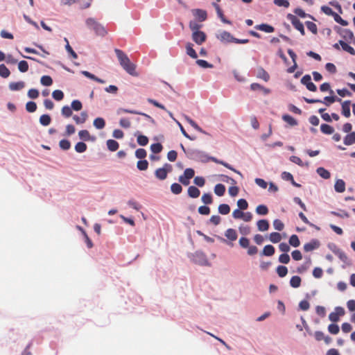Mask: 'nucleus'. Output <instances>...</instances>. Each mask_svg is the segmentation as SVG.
Returning a JSON list of instances; mask_svg holds the SVG:
<instances>
[{
  "instance_id": "obj_1",
  "label": "nucleus",
  "mask_w": 355,
  "mask_h": 355,
  "mask_svg": "<svg viewBox=\"0 0 355 355\" xmlns=\"http://www.w3.org/2000/svg\"><path fill=\"white\" fill-rule=\"evenodd\" d=\"M115 53L122 68L130 75L137 76L136 65L130 62L128 55L121 50L115 49Z\"/></svg>"
},
{
  "instance_id": "obj_2",
  "label": "nucleus",
  "mask_w": 355,
  "mask_h": 355,
  "mask_svg": "<svg viewBox=\"0 0 355 355\" xmlns=\"http://www.w3.org/2000/svg\"><path fill=\"white\" fill-rule=\"evenodd\" d=\"M85 24L88 29L92 31L96 35L104 37L107 31L105 26L93 17H89L85 20Z\"/></svg>"
},
{
  "instance_id": "obj_3",
  "label": "nucleus",
  "mask_w": 355,
  "mask_h": 355,
  "mask_svg": "<svg viewBox=\"0 0 355 355\" xmlns=\"http://www.w3.org/2000/svg\"><path fill=\"white\" fill-rule=\"evenodd\" d=\"M191 259L193 262L200 266H209V262L205 254L201 251H197L193 253Z\"/></svg>"
},
{
  "instance_id": "obj_4",
  "label": "nucleus",
  "mask_w": 355,
  "mask_h": 355,
  "mask_svg": "<svg viewBox=\"0 0 355 355\" xmlns=\"http://www.w3.org/2000/svg\"><path fill=\"white\" fill-rule=\"evenodd\" d=\"M216 37L223 44L233 42L234 38L231 33L223 30H218L216 33Z\"/></svg>"
},
{
  "instance_id": "obj_5",
  "label": "nucleus",
  "mask_w": 355,
  "mask_h": 355,
  "mask_svg": "<svg viewBox=\"0 0 355 355\" xmlns=\"http://www.w3.org/2000/svg\"><path fill=\"white\" fill-rule=\"evenodd\" d=\"M171 170V165L165 164L163 167L159 168L155 171V175L157 179L164 180L167 178L168 173H170Z\"/></svg>"
},
{
  "instance_id": "obj_6",
  "label": "nucleus",
  "mask_w": 355,
  "mask_h": 355,
  "mask_svg": "<svg viewBox=\"0 0 355 355\" xmlns=\"http://www.w3.org/2000/svg\"><path fill=\"white\" fill-rule=\"evenodd\" d=\"M194 174L195 171L193 168H186L184 170V174L179 177L178 180L182 184L187 186L190 183V179H191L194 176Z\"/></svg>"
},
{
  "instance_id": "obj_7",
  "label": "nucleus",
  "mask_w": 355,
  "mask_h": 355,
  "mask_svg": "<svg viewBox=\"0 0 355 355\" xmlns=\"http://www.w3.org/2000/svg\"><path fill=\"white\" fill-rule=\"evenodd\" d=\"M287 19L291 21L294 27L300 32V33L304 35V28L303 24L297 19V17L292 14L287 15Z\"/></svg>"
},
{
  "instance_id": "obj_8",
  "label": "nucleus",
  "mask_w": 355,
  "mask_h": 355,
  "mask_svg": "<svg viewBox=\"0 0 355 355\" xmlns=\"http://www.w3.org/2000/svg\"><path fill=\"white\" fill-rule=\"evenodd\" d=\"M335 29L337 31L339 35L347 42H350L354 38L353 33L349 29L340 28L337 26L335 27Z\"/></svg>"
},
{
  "instance_id": "obj_9",
  "label": "nucleus",
  "mask_w": 355,
  "mask_h": 355,
  "mask_svg": "<svg viewBox=\"0 0 355 355\" xmlns=\"http://www.w3.org/2000/svg\"><path fill=\"white\" fill-rule=\"evenodd\" d=\"M301 83L306 85V88L311 92H315L317 89L316 86L311 82V78L309 75H305L301 79Z\"/></svg>"
},
{
  "instance_id": "obj_10",
  "label": "nucleus",
  "mask_w": 355,
  "mask_h": 355,
  "mask_svg": "<svg viewBox=\"0 0 355 355\" xmlns=\"http://www.w3.org/2000/svg\"><path fill=\"white\" fill-rule=\"evenodd\" d=\"M193 40L198 45L202 44L206 40V35L202 31L192 33Z\"/></svg>"
},
{
  "instance_id": "obj_11",
  "label": "nucleus",
  "mask_w": 355,
  "mask_h": 355,
  "mask_svg": "<svg viewBox=\"0 0 355 355\" xmlns=\"http://www.w3.org/2000/svg\"><path fill=\"white\" fill-rule=\"evenodd\" d=\"M193 15L199 21H204L207 19V12L202 9H193L191 10Z\"/></svg>"
},
{
  "instance_id": "obj_12",
  "label": "nucleus",
  "mask_w": 355,
  "mask_h": 355,
  "mask_svg": "<svg viewBox=\"0 0 355 355\" xmlns=\"http://www.w3.org/2000/svg\"><path fill=\"white\" fill-rule=\"evenodd\" d=\"M210 158V161H213L214 162L216 163V164H221L223 166H224L225 167L229 168L230 170L234 171V173H236V174L239 175L241 178H243V175L242 173L236 170L235 168H234L231 165H230L229 164L222 161V160H219L218 159H216V157H209Z\"/></svg>"
},
{
  "instance_id": "obj_13",
  "label": "nucleus",
  "mask_w": 355,
  "mask_h": 355,
  "mask_svg": "<svg viewBox=\"0 0 355 355\" xmlns=\"http://www.w3.org/2000/svg\"><path fill=\"white\" fill-rule=\"evenodd\" d=\"M320 246V242L317 239H312L310 242L304 245V250L306 252H311L318 249Z\"/></svg>"
},
{
  "instance_id": "obj_14",
  "label": "nucleus",
  "mask_w": 355,
  "mask_h": 355,
  "mask_svg": "<svg viewBox=\"0 0 355 355\" xmlns=\"http://www.w3.org/2000/svg\"><path fill=\"white\" fill-rule=\"evenodd\" d=\"M78 137L80 139H82L83 141H94L96 140V137L94 136H92L88 130H82L78 132Z\"/></svg>"
},
{
  "instance_id": "obj_15",
  "label": "nucleus",
  "mask_w": 355,
  "mask_h": 355,
  "mask_svg": "<svg viewBox=\"0 0 355 355\" xmlns=\"http://www.w3.org/2000/svg\"><path fill=\"white\" fill-rule=\"evenodd\" d=\"M225 236L230 241H234L238 238V234L234 229L228 228L225 232Z\"/></svg>"
},
{
  "instance_id": "obj_16",
  "label": "nucleus",
  "mask_w": 355,
  "mask_h": 355,
  "mask_svg": "<svg viewBox=\"0 0 355 355\" xmlns=\"http://www.w3.org/2000/svg\"><path fill=\"white\" fill-rule=\"evenodd\" d=\"M209 155L202 151H197L196 153V159L202 163H207L210 161Z\"/></svg>"
},
{
  "instance_id": "obj_17",
  "label": "nucleus",
  "mask_w": 355,
  "mask_h": 355,
  "mask_svg": "<svg viewBox=\"0 0 355 355\" xmlns=\"http://www.w3.org/2000/svg\"><path fill=\"white\" fill-rule=\"evenodd\" d=\"M11 91H19L25 87V83L23 81L12 82L8 85Z\"/></svg>"
},
{
  "instance_id": "obj_18",
  "label": "nucleus",
  "mask_w": 355,
  "mask_h": 355,
  "mask_svg": "<svg viewBox=\"0 0 355 355\" xmlns=\"http://www.w3.org/2000/svg\"><path fill=\"white\" fill-rule=\"evenodd\" d=\"M185 49H186V53L189 56H190L191 58H192L193 59H196L198 58L197 53L193 49V44L191 43H190V42L187 43L186 46H185Z\"/></svg>"
},
{
  "instance_id": "obj_19",
  "label": "nucleus",
  "mask_w": 355,
  "mask_h": 355,
  "mask_svg": "<svg viewBox=\"0 0 355 355\" xmlns=\"http://www.w3.org/2000/svg\"><path fill=\"white\" fill-rule=\"evenodd\" d=\"M350 105L349 101H345L342 103V113L345 117L350 116Z\"/></svg>"
},
{
  "instance_id": "obj_20",
  "label": "nucleus",
  "mask_w": 355,
  "mask_h": 355,
  "mask_svg": "<svg viewBox=\"0 0 355 355\" xmlns=\"http://www.w3.org/2000/svg\"><path fill=\"white\" fill-rule=\"evenodd\" d=\"M334 189L338 193H343L345 191V183L341 180H337L334 184Z\"/></svg>"
},
{
  "instance_id": "obj_21",
  "label": "nucleus",
  "mask_w": 355,
  "mask_h": 355,
  "mask_svg": "<svg viewBox=\"0 0 355 355\" xmlns=\"http://www.w3.org/2000/svg\"><path fill=\"white\" fill-rule=\"evenodd\" d=\"M257 228L259 231L265 232L267 231L269 228V223L267 220L261 219L257 221Z\"/></svg>"
},
{
  "instance_id": "obj_22",
  "label": "nucleus",
  "mask_w": 355,
  "mask_h": 355,
  "mask_svg": "<svg viewBox=\"0 0 355 355\" xmlns=\"http://www.w3.org/2000/svg\"><path fill=\"white\" fill-rule=\"evenodd\" d=\"M93 125L97 130L103 129L105 126V121L102 117H97L93 121Z\"/></svg>"
},
{
  "instance_id": "obj_23",
  "label": "nucleus",
  "mask_w": 355,
  "mask_h": 355,
  "mask_svg": "<svg viewBox=\"0 0 355 355\" xmlns=\"http://www.w3.org/2000/svg\"><path fill=\"white\" fill-rule=\"evenodd\" d=\"M106 145L107 148L112 152L116 151L119 147V143L114 139L107 140Z\"/></svg>"
},
{
  "instance_id": "obj_24",
  "label": "nucleus",
  "mask_w": 355,
  "mask_h": 355,
  "mask_svg": "<svg viewBox=\"0 0 355 355\" xmlns=\"http://www.w3.org/2000/svg\"><path fill=\"white\" fill-rule=\"evenodd\" d=\"M331 249L343 261L345 262L347 260V255L340 249L338 248L335 245H334V248Z\"/></svg>"
},
{
  "instance_id": "obj_25",
  "label": "nucleus",
  "mask_w": 355,
  "mask_h": 355,
  "mask_svg": "<svg viewBox=\"0 0 355 355\" xmlns=\"http://www.w3.org/2000/svg\"><path fill=\"white\" fill-rule=\"evenodd\" d=\"M339 44H340V46H342V49L349 53V54L351 55H355V50L353 47H352L351 46H349L347 43H346L345 42L343 41V40H339Z\"/></svg>"
},
{
  "instance_id": "obj_26",
  "label": "nucleus",
  "mask_w": 355,
  "mask_h": 355,
  "mask_svg": "<svg viewBox=\"0 0 355 355\" xmlns=\"http://www.w3.org/2000/svg\"><path fill=\"white\" fill-rule=\"evenodd\" d=\"M185 120L195 129L197 131L200 132H202V133H205V132L193 120L191 119L189 116H187V115H184V116Z\"/></svg>"
},
{
  "instance_id": "obj_27",
  "label": "nucleus",
  "mask_w": 355,
  "mask_h": 355,
  "mask_svg": "<svg viewBox=\"0 0 355 355\" xmlns=\"http://www.w3.org/2000/svg\"><path fill=\"white\" fill-rule=\"evenodd\" d=\"M200 190L194 186H191L188 188V195L191 198H198L200 196Z\"/></svg>"
},
{
  "instance_id": "obj_28",
  "label": "nucleus",
  "mask_w": 355,
  "mask_h": 355,
  "mask_svg": "<svg viewBox=\"0 0 355 355\" xmlns=\"http://www.w3.org/2000/svg\"><path fill=\"white\" fill-rule=\"evenodd\" d=\"M256 28L268 33H270L274 31V28L272 26L266 24L258 25L256 26Z\"/></svg>"
},
{
  "instance_id": "obj_29",
  "label": "nucleus",
  "mask_w": 355,
  "mask_h": 355,
  "mask_svg": "<svg viewBox=\"0 0 355 355\" xmlns=\"http://www.w3.org/2000/svg\"><path fill=\"white\" fill-rule=\"evenodd\" d=\"M344 144L347 146L355 144V132H351L345 137Z\"/></svg>"
},
{
  "instance_id": "obj_30",
  "label": "nucleus",
  "mask_w": 355,
  "mask_h": 355,
  "mask_svg": "<svg viewBox=\"0 0 355 355\" xmlns=\"http://www.w3.org/2000/svg\"><path fill=\"white\" fill-rule=\"evenodd\" d=\"M214 190L216 196H223L225 192V187L222 184H217Z\"/></svg>"
},
{
  "instance_id": "obj_31",
  "label": "nucleus",
  "mask_w": 355,
  "mask_h": 355,
  "mask_svg": "<svg viewBox=\"0 0 355 355\" xmlns=\"http://www.w3.org/2000/svg\"><path fill=\"white\" fill-rule=\"evenodd\" d=\"M317 173L324 179H329L330 178V173L323 167H319L316 170Z\"/></svg>"
},
{
  "instance_id": "obj_32",
  "label": "nucleus",
  "mask_w": 355,
  "mask_h": 355,
  "mask_svg": "<svg viewBox=\"0 0 355 355\" xmlns=\"http://www.w3.org/2000/svg\"><path fill=\"white\" fill-rule=\"evenodd\" d=\"M282 119L291 126H295L297 125V121L293 116L288 114L283 115Z\"/></svg>"
},
{
  "instance_id": "obj_33",
  "label": "nucleus",
  "mask_w": 355,
  "mask_h": 355,
  "mask_svg": "<svg viewBox=\"0 0 355 355\" xmlns=\"http://www.w3.org/2000/svg\"><path fill=\"white\" fill-rule=\"evenodd\" d=\"M275 253V248L271 245H267L263 248V250L262 251V255L264 256H272Z\"/></svg>"
},
{
  "instance_id": "obj_34",
  "label": "nucleus",
  "mask_w": 355,
  "mask_h": 355,
  "mask_svg": "<svg viewBox=\"0 0 355 355\" xmlns=\"http://www.w3.org/2000/svg\"><path fill=\"white\" fill-rule=\"evenodd\" d=\"M213 6H214V8H216V12H217V14H218V16L220 17V19H221V21L223 22V23H225V24H231V22L226 19L219 7V6L216 3H213Z\"/></svg>"
},
{
  "instance_id": "obj_35",
  "label": "nucleus",
  "mask_w": 355,
  "mask_h": 355,
  "mask_svg": "<svg viewBox=\"0 0 355 355\" xmlns=\"http://www.w3.org/2000/svg\"><path fill=\"white\" fill-rule=\"evenodd\" d=\"M127 113L133 114H141V112H138L137 110H128V109H125V108H123V107L118 108L116 110V114L118 115H121L123 114H127Z\"/></svg>"
},
{
  "instance_id": "obj_36",
  "label": "nucleus",
  "mask_w": 355,
  "mask_h": 355,
  "mask_svg": "<svg viewBox=\"0 0 355 355\" xmlns=\"http://www.w3.org/2000/svg\"><path fill=\"white\" fill-rule=\"evenodd\" d=\"M255 211L258 215L265 216L268 214V209L264 205H259L256 207Z\"/></svg>"
},
{
  "instance_id": "obj_37",
  "label": "nucleus",
  "mask_w": 355,
  "mask_h": 355,
  "mask_svg": "<svg viewBox=\"0 0 355 355\" xmlns=\"http://www.w3.org/2000/svg\"><path fill=\"white\" fill-rule=\"evenodd\" d=\"M81 73L83 75H84L85 77L88 78H90L92 80H94L98 83H105V80L101 79V78H97L96 76H94V74L89 73V71H83L81 72Z\"/></svg>"
},
{
  "instance_id": "obj_38",
  "label": "nucleus",
  "mask_w": 355,
  "mask_h": 355,
  "mask_svg": "<svg viewBox=\"0 0 355 355\" xmlns=\"http://www.w3.org/2000/svg\"><path fill=\"white\" fill-rule=\"evenodd\" d=\"M301 284V278L299 276H293L290 280V285L293 288H298Z\"/></svg>"
},
{
  "instance_id": "obj_39",
  "label": "nucleus",
  "mask_w": 355,
  "mask_h": 355,
  "mask_svg": "<svg viewBox=\"0 0 355 355\" xmlns=\"http://www.w3.org/2000/svg\"><path fill=\"white\" fill-rule=\"evenodd\" d=\"M269 240L273 243H277L282 240V236L278 232H272L269 235Z\"/></svg>"
},
{
  "instance_id": "obj_40",
  "label": "nucleus",
  "mask_w": 355,
  "mask_h": 355,
  "mask_svg": "<svg viewBox=\"0 0 355 355\" xmlns=\"http://www.w3.org/2000/svg\"><path fill=\"white\" fill-rule=\"evenodd\" d=\"M87 145L82 141L78 142L75 145V150L78 153H83L86 151L87 150Z\"/></svg>"
},
{
  "instance_id": "obj_41",
  "label": "nucleus",
  "mask_w": 355,
  "mask_h": 355,
  "mask_svg": "<svg viewBox=\"0 0 355 355\" xmlns=\"http://www.w3.org/2000/svg\"><path fill=\"white\" fill-rule=\"evenodd\" d=\"M218 212L220 214H223V215H226V214H228L230 211V207L227 204H221L218 206Z\"/></svg>"
},
{
  "instance_id": "obj_42",
  "label": "nucleus",
  "mask_w": 355,
  "mask_h": 355,
  "mask_svg": "<svg viewBox=\"0 0 355 355\" xmlns=\"http://www.w3.org/2000/svg\"><path fill=\"white\" fill-rule=\"evenodd\" d=\"M320 130L324 134L331 135L334 133V128L327 124H322L320 126Z\"/></svg>"
},
{
  "instance_id": "obj_43",
  "label": "nucleus",
  "mask_w": 355,
  "mask_h": 355,
  "mask_svg": "<svg viewBox=\"0 0 355 355\" xmlns=\"http://www.w3.org/2000/svg\"><path fill=\"white\" fill-rule=\"evenodd\" d=\"M51 119L48 114H43L40 118V123L44 126L49 125L51 123Z\"/></svg>"
},
{
  "instance_id": "obj_44",
  "label": "nucleus",
  "mask_w": 355,
  "mask_h": 355,
  "mask_svg": "<svg viewBox=\"0 0 355 355\" xmlns=\"http://www.w3.org/2000/svg\"><path fill=\"white\" fill-rule=\"evenodd\" d=\"M10 74L9 69L3 64H0V76L2 78H8Z\"/></svg>"
},
{
  "instance_id": "obj_45",
  "label": "nucleus",
  "mask_w": 355,
  "mask_h": 355,
  "mask_svg": "<svg viewBox=\"0 0 355 355\" xmlns=\"http://www.w3.org/2000/svg\"><path fill=\"white\" fill-rule=\"evenodd\" d=\"M40 83L44 86H50L53 83V80L49 76H43L40 79Z\"/></svg>"
},
{
  "instance_id": "obj_46",
  "label": "nucleus",
  "mask_w": 355,
  "mask_h": 355,
  "mask_svg": "<svg viewBox=\"0 0 355 355\" xmlns=\"http://www.w3.org/2000/svg\"><path fill=\"white\" fill-rule=\"evenodd\" d=\"M171 191L174 194H180L182 191V187L180 184L173 183L171 186Z\"/></svg>"
},
{
  "instance_id": "obj_47",
  "label": "nucleus",
  "mask_w": 355,
  "mask_h": 355,
  "mask_svg": "<svg viewBox=\"0 0 355 355\" xmlns=\"http://www.w3.org/2000/svg\"><path fill=\"white\" fill-rule=\"evenodd\" d=\"M289 244L295 248L298 247L300 244L298 236L295 234L292 235L289 239Z\"/></svg>"
},
{
  "instance_id": "obj_48",
  "label": "nucleus",
  "mask_w": 355,
  "mask_h": 355,
  "mask_svg": "<svg viewBox=\"0 0 355 355\" xmlns=\"http://www.w3.org/2000/svg\"><path fill=\"white\" fill-rule=\"evenodd\" d=\"M61 113L64 117H69L72 116V109L68 105L63 106L61 110Z\"/></svg>"
},
{
  "instance_id": "obj_49",
  "label": "nucleus",
  "mask_w": 355,
  "mask_h": 355,
  "mask_svg": "<svg viewBox=\"0 0 355 355\" xmlns=\"http://www.w3.org/2000/svg\"><path fill=\"white\" fill-rule=\"evenodd\" d=\"M71 107L74 111H80L83 107V105L79 100H73L71 102Z\"/></svg>"
},
{
  "instance_id": "obj_50",
  "label": "nucleus",
  "mask_w": 355,
  "mask_h": 355,
  "mask_svg": "<svg viewBox=\"0 0 355 355\" xmlns=\"http://www.w3.org/2000/svg\"><path fill=\"white\" fill-rule=\"evenodd\" d=\"M18 69L19 71L24 73L28 70V64L25 60H21L18 63Z\"/></svg>"
},
{
  "instance_id": "obj_51",
  "label": "nucleus",
  "mask_w": 355,
  "mask_h": 355,
  "mask_svg": "<svg viewBox=\"0 0 355 355\" xmlns=\"http://www.w3.org/2000/svg\"><path fill=\"white\" fill-rule=\"evenodd\" d=\"M328 331L330 334L336 335L339 333L340 328L338 324L332 323L328 326Z\"/></svg>"
},
{
  "instance_id": "obj_52",
  "label": "nucleus",
  "mask_w": 355,
  "mask_h": 355,
  "mask_svg": "<svg viewBox=\"0 0 355 355\" xmlns=\"http://www.w3.org/2000/svg\"><path fill=\"white\" fill-rule=\"evenodd\" d=\"M257 76L258 78L263 79L266 82H267L270 78L269 74L263 69H260L258 71Z\"/></svg>"
},
{
  "instance_id": "obj_53",
  "label": "nucleus",
  "mask_w": 355,
  "mask_h": 355,
  "mask_svg": "<svg viewBox=\"0 0 355 355\" xmlns=\"http://www.w3.org/2000/svg\"><path fill=\"white\" fill-rule=\"evenodd\" d=\"M237 206L238 209L241 210H245L248 207V203L246 200L241 198L238 200Z\"/></svg>"
},
{
  "instance_id": "obj_54",
  "label": "nucleus",
  "mask_w": 355,
  "mask_h": 355,
  "mask_svg": "<svg viewBox=\"0 0 355 355\" xmlns=\"http://www.w3.org/2000/svg\"><path fill=\"white\" fill-rule=\"evenodd\" d=\"M332 17H334V20L340 25L343 26H346L348 25V22L343 19L341 17L338 15L337 13L334 12Z\"/></svg>"
},
{
  "instance_id": "obj_55",
  "label": "nucleus",
  "mask_w": 355,
  "mask_h": 355,
  "mask_svg": "<svg viewBox=\"0 0 355 355\" xmlns=\"http://www.w3.org/2000/svg\"><path fill=\"white\" fill-rule=\"evenodd\" d=\"M277 272L281 277H285L288 273V269L286 266H279L277 268Z\"/></svg>"
},
{
  "instance_id": "obj_56",
  "label": "nucleus",
  "mask_w": 355,
  "mask_h": 355,
  "mask_svg": "<svg viewBox=\"0 0 355 355\" xmlns=\"http://www.w3.org/2000/svg\"><path fill=\"white\" fill-rule=\"evenodd\" d=\"M52 96L56 101H61L64 98V94L61 90L57 89L53 92Z\"/></svg>"
},
{
  "instance_id": "obj_57",
  "label": "nucleus",
  "mask_w": 355,
  "mask_h": 355,
  "mask_svg": "<svg viewBox=\"0 0 355 355\" xmlns=\"http://www.w3.org/2000/svg\"><path fill=\"white\" fill-rule=\"evenodd\" d=\"M59 146L62 150H69L71 147L70 142L67 139H62L59 142Z\"/></svg>"
},
{
  "instance_id": "obj_58",
  "label": "nucleus",
  "mask_w": 355,
  "mask_h": 355,
  "mask_svg": "<svg viewBox=\"0 0 355 355\" xmlns=\"http://www.w3.org/2000/svg\"><path fill=\"white\" fill-rule=\"evenodd\" d=\"M196 63L199 67L204 69L213 68V65L211 64H209V62L204 60H197Z\"/></svg>"
},
{
  "instance_id": "obj_59",
  "label": "nucleus",
  "mask_w": 355,
  "mask_h": 355,
  "mask_svg": "<svg viewBox=\"0 0 355 355\" xmlns=\"http://www.w3.org/2000/svg\"><path fill=\"white\" fill-rule=\"evenodd\" d=\"M202 202L205 205H209L212 202V196L209 193H204L201 198Z\"/></svg>"
},
{
  "instance_id": "obj_60",
  "label": "nucleus",
  "mask_w": 355,
  "mask_h": 355,
  "mask_svg": "<svg viewBox=\"0 0 355 355\" xmlns=\"http://www.w3.org/2000/svg\"><path fill=\"white\" fill-rule=\"evenodd\" d=\"M127 204L129 207H130L131 208L135 209V210H139L141 209V205L135 200H129L128 202H127Z\"/></svg>"
},
{
  "instance_id": "obj_61",
  "label": "nucleus",
  "mask_w": 355,
  "mask_h": 355,
  "mask_svg": "<svg viewBox=\"0 0 355 355\" xmlns=\"http://www.w3.org/2000/svg\"><path fill=\"white\" fill-rule=\"evenodd\" d=\"M254 182L261 189H266L268 187V183L262 178H255Z\"/></svg>"
},
{
  "instance_id": "obj_62",
  "label": "nucleus",
  "mask_w": 355,
  "mask_h": 355,
  "mask_svg": "<svg viewBox=\"0 0 355 355\" xmlns=\"http://www.w3.org/2000/svg\"><path fill=\"white\" fill-rule=\"evenodd\" d=\"M239 245L243 248H248L250 246V241L246 237H241L239 241Z\"/></svg>"
},
{
  "instance_id": "obj_63",
  "label": "nucleus",
  "mask_w": 355,
  "mask_h": 355,
  "mask_svg": "<svg viewBox=\"0 0 355 355\" xmlns=\"http://www.w3.org/2000/svg\"><path fill=\"white\" fill-rule=\"evenodd\" d=\"M26 109L29 112H33L37 109V105L35 102L29 101L26 105Z\"/></svg>"
},
{
  "instance_id": "obj_64",
  "label": "nucleus",
  "mask_w": 355,
  "mask_h": 355,
  "mask_svg": "<svg viewBox=\"0 0 355 355\" xmlns=\"http://www.w3.org/2000/svg\"><path fill=\"white\" fill-rule=\"evenodd\" d=\"M347 307L349 310V311L353 313H355V300H349L346 303Z\"/></svg>"
}]
</instances>
